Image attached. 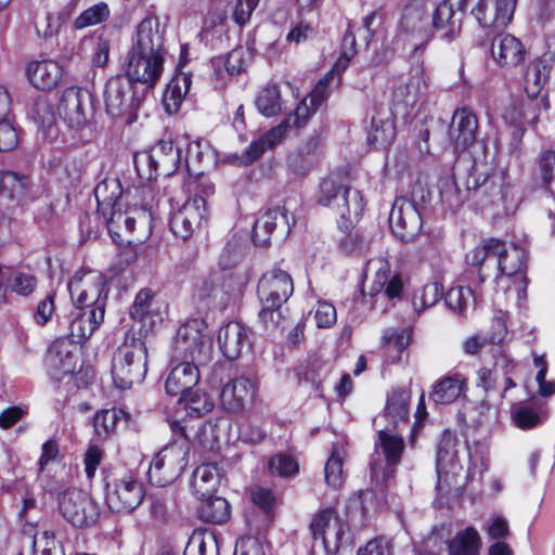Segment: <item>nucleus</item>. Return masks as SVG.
<instances>
[{
    "label": "nucleus",
    "mask_w": 555,
    "mask_h": 555,
    "mask_svg": "<svg viewBox=\"0 0 555 555\" xmlns=\"http://www.w3.org/2000/svg\"><path fill=\"white\" fill-rule=\"evenodd\" d=\"M258 112L267 117L275 116L282 111L281 93L276 86H266L256 98Z\"/></svg>",
    "instance_id": "49"
},
{
    "label": "nucleus",
    "mask_w": 555,
    "mask_h": 555,
    "mask_svg": "<svg viewBox=\"0 0 555 555\" xmlns=\"http://www.w3.org/2000/svg\"><path fill=\"white\" fill-rule=\"evenodd\" d=\"M27 188V179L13 171L0 175V192L8 198H18L24 195Z\"/></svg>",
    "instance_id": "55"
},
{
    "label": "nucleus",
    "mask_w": 555,
    "mask_h": 555,
    "mask_svg": "<svg viewBox=\"0 0 555 555\" xmlns=\"http://www.w3.org/2000/svg\"><path fill=\"white\" fill-rule=\"evenodd\" d=\"M57 509L63 518L76 528L94 525L100 507L89 493L78 488H67L56 496Z\"/></svg>",
    "instance_id": "12"
},
{
    "label": "nucleus",
    "mask_w": 555,
    "mask_h": 555,
    "mask_svg": "<svg viewBox=\"0 0 555 555\" xmlns=\"http://www.w3.org/2000/svg\"><path fill=\"white\" fill-rule=\"evenodd\" d=\"M191 85V75L186 73H179L169 81L163 96L165 108L169 114L180 108Z\"/></svg>",
    "instance_id": "41"
},
{
    "label": "nucleus",
    "mask_w": 555,
    "mask_h": 555,
    "mask_svg": "<svg viewBox=\"0 0 555 555\" xmlns=\"http://www.w3.org/2000/svg\"><path fill=\"white\" fill-rule=\"evenodd\" d=\"M144 496V483L135 472H124L106 481L105 500L112 512L131 513Z\"/></svg>",
    "instance_id": "10"
},
{
    "label": "nucleus",
    "mask_w": 555,
    "mask_h": 555,
    "mask_svg": "<svg viewBox=\"0 0 555 555\" xmlns=\"http://www.w3.org/2000/svg\"><path fill=\"white\" fill-rule=\"evenodd\" d=\"M59 115L65 125L82 141L91 140L95 127L93 122V96L88 89L69 87L60 98Z\"/></svg>",
    "instance_id": "7"
},
{
    "label": "nucleus",
    "mask_w": 555,
    "mask_h": 555,
    "mask_svg": "<svg viewBox=\"0 0 555 555\" xmlns=\"http://www.w3.org/2000/svg\"><path fill=\"white\" fill-rule=\"evenodd\" d=\"M207 218L208 210L205 198L194 196L172 212L170 230L176 237L186 240Z\"/></svg>",
    "instance_id": "19"
},
{
    "label": "nucleus",
    "mask_w": 555,
    "mask_h": 555,
    "mask_svg": "<svg viewBox=\"0 0 555 555\" xmlns=\"http://www.w3.org/2000/svg\"><path fill=\"white\" fill-rule=\"evenodd\" d=\"M105 309L77 308L72 313L69 322L68 340L73 344H80L87 340L103 323Z\"/></svg>",
    "instance_id": "26"
},
{
    "label": "nucleus",
    "mask_w": 555,
    "mask_h": 555,
    "mask_svg": "<svg viewBox=\"0 0 555 555\" xmlns=\"http://www.w3.org/2000/svg\"><path fill=\"white\" fill-rule=\"evenodd\" d=\"M181 150L171 141H159L149 152H142L134 156V166L138 175L146 180L156 179L158 176L168 177L179 167Z\"/></svg>",
    "instance_id": "11"
},
{
    "label": "nucleus",
    "mask_w": 555,
    "mask_h": 555,
    "mask_svg": "<svg viewBox=\"0 0 555 555\" xmlns=\"http://www.w3.org/2000/svg\"><path fill=\"white\" fill-rule=\"evenodd\" d=\"M472 291L463 286L450 288L444 297L446 305L453 311L463 312L469 302Z\"/></svg>",
    "instance_id": "63"
},
{
    "label": "nucleus",
    "mask_w": 555,
    "mask_h": 555,
    "mask_svg": "<svg viewBox=\"0 0 555 555\" xmlns=\"http://www.w3.org/2000/svg\"><path fill=\"white\" fill-rule=\"evenodd\" d=\"M443 294V287L439 282H431L414 291L412 304L417 312H422L435 306Z\"/></svg>",
    "instance_id": "50"
},
{
    "label": "nucleus",
    "mask_w": 555,
    "mask_h": 555,
    "mask_svg": "<svg viewBox=\"0 0 555 555\" xmlns=\"http://www.w3.org/2000/svg\"><path fill=\"white\" fill-rule=\"evenodd\" d=\"M169 372L165 389L170 396H183L198 383L199 370L197 362L184 360Z\"/></svg>",
    "instance_id": "31"
},
{
    "label": "nucleus",
    "mask_w": 555,
    "mask_h": 555,
    "mask_svg": "<svg viewBox=\"0 0 555 555\" xmlns=\"http://www.w3.org/2000/svg\"><path fill=\"white\" fill-rule=\"evenodd\" d=\"M503 118L506 122L514 126H522L524 124H534L537 120L535 104L528 102H514L509 104L503 112Z\"/></svg>",
    "instance_id": "47"
},
{
    "label": "nucleus",
    "mask_w": 555,
    "mask_h": 555,
    "mask_svg": "<svg viewBox=\"0 0 555 555\" xmlns=\"http://www.w3.org/2000/svg\"><path fill=\"white\" fill-rule=\"evenodd\" d=\"M366 270L374 273L372 296H378L392 276L390 264L386 259L377 258L367 262Z\"/></svg>",
    "instance_id": "53"
},
{
    "label": "nucleus",
    "mask_w": 555,
    "mask_h": 555,
    "mask_svg": "<svg viewBox=\"0 0 555 555\" xmlns=\"http://www.w3.org/2000/svg\"><path fill=\"white\" fill-rule=\"evenodd\" d=\"M63 73V67L53 60L34 61L26 68L30 83L41 90L55 88L61 82Z\"/></svg>",
    "instance_id": "33"
},
{
    "label": "nucleus",
    "mask_w": 555,
    "mask_h": 555,
    "mask_svg": "<svg viewBox=\"0 0 555 555\" xmlns=\"http://www.w3.org/2000/svg\"><path fill=\"white\" fill-rule=\"evenodd\" d=\"M30 116L38 130L47 137H52L56 132V116L53 104L46 96H39L35 100Z\"/></svg>",
    "instance_id": "42"
},
{
    "label": "nucleus",
    "mask_w": 555,
    "mask_h": 555,
    "mask_svg": "<svg viewBox=\"0 0 555 555\" xmlns=\"http://www.w3.org/2000/svg\"><path fill=\"white\" fill-rule=\"evenodd\" d=\"M217 339L221 352L228 359L237 358L248 343L246 330L238 322H230L220 327Z\"/></svg>",
    "instance_id": "36"
},
{
    "label": "nucleus",
    "mask_w": 555,
    "mask_h": 555,
    "mask_svg": "<svg viewBox=\"0 0 555 555\" xmlns=\"http://www.w3.org/2000/svg\"><path fill=\"white\" fill-rule=\"evenodd\" d=\"M468 0H442L438 4L431 1L429 18V41L438 39L451 42L461 31V22Z\"/></svg>",
    "instance_id": "14"
},
{
    "label": "nucleus",
    "mask_w": 555,
    "mask_h": 555,
    "mask_svg": "<svg viewBox=\"0 0 555 555\" xmlns=\"http://www.w3.org/2000/svg\"><path fill=\"white\" fill-rule=\"evenodd\" d=\"M294 291L291 275L281 269L266 272L258 282L257 294L262 308L259 318L267 328H276L282 320L280 308Z\"/></svg>",
    "instance_id": "6"
},
{
    "label": "nucleus",
    "mask_w": 555,
    "mask_h": 555,
    "mask_svg": "<svg viewBox=\"0 0 555 555\" xmlns=\"http://www.w3.org/2000/svg\"><path fill=\"white\" fill-rule=\"evenodd\" d=\"M551 72V66L545 59H537L532 61L525 75V91L527 95L533 100L543 90Z\"/></svg>",
    "instance_id": "44"
},
{
    "label": "nucleus",
    "mask_w": 555,
    "mask_h": 555,
    "mask_svg": "<svg viewBox=\"0 0 555 555\" xmlns=\"http://www.w3.org/2000/svg\"><path fill=\"white\" fill-rule=\"evenodd\" d=\"M449 555H479L481 539L473 527L460 530L451 539L443 541Z\"/></svg>",
    "instance_id": "39"
},
{
    "label": "nucleus",
    "mask_w": 555,
    "mask_h": 555,
    "mask_svg": "<svg viewBox=\"0 0 555 555\" xmlns=\"http://www.w3.org/2000/svg\"><path fill=\"white\" fill-rule=\"evenodd\" d=\"M319 203L334 210L343 219H358L363 210L360 192L333 178H326L321 182Z\"/></svg>",
    "instance_id": "13"
},
{
    "label": "nucleus",
    "mask_w": 555,
    "mask_h": 555,
    "mask_svg": "<svg viewBox=\"0 0 555 555\" xmlns=\"http://www.w3.org/2000/svg\"><path fill=\"white\" fill-rule=\"evenodd\" d=\"M75 348L68 339H57L50 346L46 363L54 376L59 377L75 371L76 356L73 351Z\"/></svg>",
    "instance_id": "34"
},
{
    "label": "nucleus",
    "mask_w": 555,
    "mask_h": 555,
    "mask_svg": "<svg viewBox=\"0 0 555 555\" xmlns=\"http://www.w3.org/2000/svg\"><path fill=\"white\" fill-rule=\"evenodd\" d=\"M37 278L28 272L12 271L10 274H7L5 285L8 293L11 292L21 297L30 296L37 288Z\"/></svg>",
    "instance_id": "51"
},
{
    "label": "nucleus",
    "mask_w": 555,
    "mask_h": 555,
    "mask_svg": "<svg viewBox=\"0 0 555 555\" xmlns=\"http://www.w3.org/2000/svg\"><path fill=\"white\" fill-rule=\"evenodd\" d=\"M164 70V54L130 51L126 62V77L152 88Z\"/></svg>",
    "instance_id": "20"
},
{
    "label": "nucleus",
    "mask_w": 555,
    "mask_h": 555,
    "mask_svg": "<svg viewBox=\"0 0 555 555\" xmlns=\"http://www.w3.org/2000/svg\"><path fill=\"white\" fill-rule=\"evenodd\" d=\"M165 27L155 16H147L137 27L135 40L130 51L165 54Z\"/></svg>",
    "instance_id": "27"
},
{
    "label": "nucleus",
    "mask_w": 555,
    "mask_h": 555,
    "mask_svg": "<svg viewBox=\"0 0 555 555\" xmlns=\"http://www.w3.org/2000/svg\"><path fill=\"white\" fill-rule=\"evenodd\" d=\"M525 48L519 39L511 34H501L492 40L491 55L502 67H514L525 59Z\"/></svg>",
    "instance_id": "32"
},
{
    "label": "nucleus",
    "mask_w": 555,
    "mask_h": 555,
    "mask_svg": "<svg viewBox=\"0 0 555 555\" xmlns=\"http://www.w3.org/2000/svg\"><path fill=\"white\" fill-rule=\"evenodd\" d=\"M186 413L191 417H201L214 409V401L210 397L201 390H190L179 399Z\"/></svg>",
    "instance_id": "46"
},
{
    "label": "nucleus",
    "mask_w": 555,
    "mask_h": 555,
    "mask_svg": "<svg viewBox=\"0 0 555 555\" xmlns=\"http://www.w3.org/2000/svg\"><path fill=\"white\" fill-rule=\"evenodd\" d=\"M495 382V374L490 369L480 367L477 371L476 385L478 388H481L485 392V398L480 402V408L482 409V412H487L493 406V403L490 401V395L491 391L494 390Z\"/></svg>",
    "instance_id": "59"
},
{
    "label": "nucleus",
    "mask_w": 555,
    "mask_h": 555,
    "mask_svg": "<svg viewBox=\"0 0 555 555\" xmlns=\"http://www.w3.org/2000/svg\"><path fill=\"white\" fill-rule=\"evenodd\" d=\"M119 206L111 211L106 217H102L106 223L107 231L116 244L130 243V235L139 242L150 237L153 231V212L146 206L131 205Z\"/></svg>",
    "instance_id": "5"
},
{
    "label": "nucleus",
    "mask_w": 555,
    "mask_h": 555,
    "mask_svg": "<svg viewBox=\"0 0 555 555\" xmlns=\"http://www.w3.org/2000/svg\"><path fill=\"white\" fill-rule=\"evenodd\" d=\"M288 124L283 120L259 139L253 141L242 153L229 154L225 162L233 166H248L261 157L268 150L275 146L285 135Z\"/></svg>",
    "instance_id": "24"
},
{
    "label": "nucleus",
    "mask_w": 555,
    "mask_h": 555,
    "mask_svg": "<svg viewBox=\"0 0 555 555\" xmlns=\"http://www.w3.org/2000/svg\"><path fill=\"white\" fill-rule=\"evenodd\" d=\"M466 379L461 374L446 375L433 387L430 399L437 404H450L463 392Z\"/></svg>",
    "instance_id": "38"
},
{
    "label": "nucleus",
    "mask_w": 555,
    "mask_h": 555,
    "mask_svg": "<svg viewBox=\"0 0 555 555\" xmlns=\"http://www.w3.org/2000/svg\"><path fill=\"white\" fill-rule=\"evenodd\" d=\"M224 276L220 273L212 272L207 278L202 280L195 287V297L202 301H207V305H212L216 308H225L232 296L240 292V287L225 288L223 281Z\"/></svg>",
    "instance_id": "30"
},
{
    "label": "nucleus",
    "mask_w": 555,
    "mask_h": 555,
    "mask_svg": "<svg viewBox=\"0 0 555 555\" xmlns=\"http://www.w3.org/2000/svg\"><path fill=\"white\" fill-rule=\"evenodd\" d=\"M392 233L403 242L412 241L422 228V219L415 204L405 197L396 198L389 215Z\"/></svg>",
    "instance_id": "21"
},
{
    "label": "nucleus",
    "mask_w": 555,
    "mask_h": 555,
    "mask_svg": "<svg viewBox=\"0 0 555 555\" xmlns=\"http://www.w3.org/2000/svg\"><path fill=\"white\" fill-rule=\"evenodd\" d=\"M244 251L241 243L237 240H232L227 243L219 258V267L223 270L234 268L243 259Z\"/></svg>",
    "instance_id": "61"
},
{
    "label": "nucleus",
    "mask_w": 555,
    "mask_h": 555,
    "mask_svg": "<svg viewBox=\"0 0 555 555\" xmlns=\"http://www.w3.org/2000/svg\"><path fill=\"white\" fill-rule=\"evenodd\" d=\"M206 330V322L199 318L182 324L177 331L173 345L176 357L197 364L208 363L212 357V340Z\"/></svg>",
    "instance_id": "9"
},
{
    "label": "nucleus",
    "mask_w": 555,
    "mask_h": 555,
    "mask_svg": "<svg viewBox=\"0 0 555 555\" xmlns=\"http://www.w3.org/2000/svg\"><path fill=\"white\" fill-rule=\"evenodd\" d=\"M70 297L77 308L105 309L107 291L104 275L95 270H80L68 282Z\"/></svg>",
    "instance_id": "15"
},
{
    "label": "nucleus",
    "mask_w": 555,
    "mask_h": 555,
    "mask_svg": "<svg viewBox=\"0 0 555 555\" xmlns=\"http://www.w3.org/2000/svg\"><path fill=\"white\" fill-rule=\"evenodd\" d=\"M269 468L273 475L281 477H292L299 470L296 460L284 453L273 455L269 461Z\"/></svg>",
    "instance_id": "58"
},
{
    "label": "nucleus",
    "mask_w": 555,
    "mask_h": 555,
    "mask_svg": "<svg viewBox=\"0 0 555 555\" xmlns=\"http://www.w3.org/2000/svg\"><path fill=\"white\" fill-rule=\"evenodd\" d=\"M410 392L405 389H392L388 396L384 414L376 420L379 422L385 420L389 423L386 427H390L396 431H401L409 426L410 422Z\"/></svg>",
    "instance_id": "28"
},
{
    "label": "nucleus",
    "mask_w": 555,
    "mask_h": 555,
    "mask_svg": "<svg viewBox=\"0 0 555 555\" xmlns=\"http://www.w3.org/2000/svg\"><path fill=\"white\" fill-rule=\"evenodd\" d=\"M396 137L395 122L390 118L373 117L367 141L373 147H386Z\"/></svg>",
    "instance_id": "45"
},
{
    "label": "nucleus",
    "mask_w": 555,
    "mask_h": 555,
    "mask_svg": "<svg viewBox=\"0 0 555 555\" xmlns=\"http://www.w3.org/2000/svg\"><path fill=\"white\" fill-rule=\"evenodd\" d=\"M103 103L105 112L112 118L125 117L126 121L131 124L135 119L133 109L137 106L132 81L121 75L111 77L103 90Z\"/></svg>",
    "instance_id": "17"
},
{
    "label": "nucleus",
    "mask_w": 555,
    "mask_h": 555,
    "mask_svg": "<svg viewBox=\"0 0 555 555\" xmlns=\"http://www.w3.org/2000/svg\"><path fill=\"white\" fill-rule=\"evenodd\" d=\"M220 479V473L215 465L203 464L194 470L191 487L199 499H204L217 491Z\"/></svg>",
    "instance_id": "40"
},
{
    "label": "nucleus",
    "mask_w": 555,
    "mask_h": 555,
    "mask_svg": "<svg viewBox=\"0 0 555 555\" xmlns=\"http://www.w3.org/2000/svg\"><path fill=\"white\" fill-rule=\"evenodd\" d=\"M171 430L179 431L184 439L164 447L150 464L147 476L150 482L157 487L172 483L183 473L189 463V435L180 422L170 423Z\"/></svg>",
    "instance_id": "4"
},
{
    "label": "nucleus",
    "mask_w": 555,
    "mask_h": 555,
    "mask_svg": "<svg viewBox=\"0 0 555 555\" xmlns=\"http://www.w3.org/2000/svg\"><path fill=\"white\" fill-rule=\"evenodd\" d=\"M417 100L408 90L404 79L400 80L392 91L391 109L393 114L402 117L409 116Z\"/></svg>",
    "instance_id": "52"
},
{
    "label": "nucleus",
    "mask_w": 555,
    "mask_h": 555,
    "mask_svg": "<svg viewBox=\"0 0 555 555\" xmlns=\"http://www.w3.org/2000/svg\"><path fill=\"white\" fill-rule=\"evenodd\" d=\"M310 531L313 547L319 545L327 555H334L341 547L352 543L349 525L331 507L322 509L314 516Z\"/></svg>",
    "instance_id": "8"
},
{
    "label": "nucleus",
    "mask_w": 555,
    "mask_h": 555,
    "mask_svg": "<svg viewBox=\"0 0 555 555\" xmlns=\"http://www.w3.org/2000/svg\"><path fill=\"white\" fill-rule=\"evenodd\" d=\"M94 195L98 203V212L101 217H106L108 211L126 205L121 183L116 178L100 182L94 189Z\"/></svg>",
    "instance_id": "37"
},
{
    "label": "nucleus",
    "mask_w": 555,
    "mask_h": 555,
    "mask_svg": "<svg viewBox=\"0 0 555 555\" xmlns=\"http://www.w3.org/2000/svg\"><path fill=\"white\" fill-rule=\"evenodd\" d=\"M547 416V406L542 402H518L511 408L513 423L522 430L532 429L543 424Z\"/></svg>",
    "instance_id": "35"
},
{
    "label": "nucleus",
    "mask_w": 555,
    "mask_h": 555,
    "mask_svg": "<svg viewBox=\"0 0 555 555\" xmlns=\"http://www.w3.org/2000/svg\"><path fill=\"white\" fill-rule=\"evenodd\" d=\"M257 389L258 387L256 382L250 378H233L221 389V405L230 413H240L246 408V405L254 402Z\"/></svg>",
    "instance_id": "23"
},
{
    "label": "nucleus",
    "mask_w": 555,
    "mask_h": 555,
    "mask_svg": "<svg viewBox=\"0 0 555 555\" xmlns=\"http://www.w3.org/2000/svg\"><path fill=\"white\" fill-rule=\"evenodd\" d=\"M408 90L418 101L428 92V79L422 63L414 65L409 76L404 79Z\"/></svg>",
    "instance_id": "56"
},
{
    "label": "nucleus",
    "mask_w": 555,
    "mask_h": 555,
    "mask_svg": "<svg viewBox=\"0 0 555 555\" xmlns=\"http://www.w3.org/2000/svg\"><path fill=\"white\" fill-rule=\"evenodd\" d=\"M291 225L285 208L269 209L256 220L253 229V241L259 246H264L269 243L274 230H280L282 234L287 235Z\"/></svg>",
    "instance_id": "29"
},
{
    "label": "nucleus",
    "mask_w": 555,
    "mask_h": 555,
    "mask_svg": "<svg viewBox=\"0 0 555 555\" xmlns=\"http://www.w3.org/2000/svg\"><path fill=\"white\" fill-rule=\"evenodd\" d=\"M198 516L205 522L222 525L230 519L231 507L222 496H206L201 499Z\"/></svg>",
    "instance_id": "43"
},
{
    "label": "nucleus",
    "mask_w": 555,
    "mask_h": 555,
    "mask_svg": "<svg viewBox=\"0 0 555 555\" xmlns=\"http://www.w3.org/2000/svg\"><path fill=\"white\" fill-rule=\"evenodd\" d=\"M109 9L106 3H96L82 11L75 20L74 25L77 29L98 25L107 20Z\"/></svg>",
    "instance_id": "54"
},
{
    "label": "nucleus",
    "mask_w": 555,
    "mask_h": 555,
    "mask_svg": "<svg viewBox=\"0 0 555 555\" xmlns=\"http://www.w3.org/2000/svg\"><path fill=\"white\" fill-rule=\"evenodd\" d=\"M344 450L338 447H333L324 467L325 483L333 489H338L344 482Z\"/></svg>",
    "instance_id": "48"
},
{
    "label": "nucleus",
    "mask_w": 555,
    "mask_h": 555,
    "mask_svg": "<svg viewBox=\"0 0 555 555\" xmlns=\"http://www.w3.org/2000/svg\"><path fill=\"white\" fill-rule=\"evenodd\" d=\"M34 555H64L61 547L57 546L53 531H43L40 535H35L33 541Z\"/></svg>",
    "instance_id": "60"
},
{
    "label": "nucleus",
    "mask_w": 555,
    "mask_h": 555,
    "mask_svg": "<svg viewBox=\"0 0 555 555\" xmlns=\"http://www.w3.org/2000/svg\"><path fill=\"white\" fill-rule=\"evenodd\" d=\"M390 427L377 431L378 439L375 441V454L383 456L384 464L375 459L371 464L372 475L375 479L389 480L393 477L395 467L400 463L405 444L399 434L392 433Z\"/></svg>",
    "instance_id": "16"
},
{
    "label": "nucleus",
    "mask_w": 555,
    "mask_h": 555,
    "mask_svg": "<svg viewBox=\"0 0 555 555\" xmlns=\"http://www.w3.org/2000/svg\"><path fill=\"white\" fill-rule=\"evenodd\" d=\"M430 9L431 0H410L402 10L399 31L415 40V52L429 42Z\"/></svg>",
    "instance_id": "18"
},
{
    "label": "nucleus",
    "mask_w": 555,
    "mask_h": 555,
    "mask_svg": "<svg viewBox=\"0 0 555 555\" xmlns=\"http://www.w3.org/2000/svg\"><path fill=\"white\" fill-rule=\"evenodd\" d=\"M190 550L196 548L198 555H217L218 543L212 532H202L194 534L190 542Z\"/></svg>",
    "instance_id": "62"
},
{
    "label": "nucleus",
    "mask_w": 555,
    "mask_h": 555,
    "mask_svg": "<svg viewBox=\"0 0 555 555\" xmlns=\"http://www.w3.org/2000/svg\"><path fill=\"white\" fill-rule=\"evenodd\" d=\"M457 439L451 434H444L438 446L436 457L437 489L448 491L452 488H463L477 476L481 478L488 469V452L479 446L468 447V467L464 483H460L463 469L457 460Z\"/></svg>",
    "instance_id": "2"
},
{
    "label": "nucleus",
    "mask_w": 555,
    "mask_h": 555,
    "mask_svg": "<svg viewBox=\"0 0 555 555\" xmlns=\"http://www.w3.org/2000/svg\"><path fill=\"white\" fill-rule=\"evenodd\" d=\"M517 0H478L472 13L483 28L504 29L512 21Z\"/></svg>",
    "instance_id": "22"
},
{
    "label": "nucleus",
    "mask_w": 555,
    "mask_h": 555,
    "mask_svg": "<svg viewBox=\"0 0 555 555\" xmlns=\"http://www.w3.org/2000/svg\"><path fill=\"white\" fill-rule=\"evenodd\" d=\"M147 347L143 339L127 335L112 359V378L115 387L130 389L140 384L147 372Z\"/></svg>",
    "instance_id": "3"
},
{
    "label": "nucleus",
    "mask_w": 555,
    "mask_h": 555,
    "mask_svg": "<svg viewBox=\"0 0 555 555\" xmlns=\"http://www.w3.org/2000/svg\"><path fill=\"white\" fill-rule=\"evenodd\" d=\"M478 120L476 115L466 107L457 108L449 126V140L455 151H464L476 141Z\"/></svg>",
    "instance_id": "25"
},
{
    "label": "nucleus",
    "mask_w": 555,
    "mask_h": 555,
    "mask_svg": "<svg viewBox=\"0 0 555 555\" xmlns=\"http://www.w3.org/2000/svg\"><path fill=\"white\" fill-rule=\"evenodd\" d=\"M526 260L522 247L495 238L482 241L466 254V262L477 268L482 281L492 276L501 291L506 293L514 287L518 297L528 284Z\"/></svg>",
    "instance_id": "1"
},
{
    "label": "nucleus",
    "mask_w": 555,
    "mask_h": 555,
    "mask_svg": "<svg viewBox=\"0 0 555 555\" xmlns=\"http://www.w3.org/2000/svg\"><path fill=\"white\" fill-rule=\"evenodd\" d=\"M318 108H312V105H310V102L305 98L297 106L296 108L287 115V117L284 119L286 124L291 128H301L306 126L311 115L317 111Z\"/></svg>",
    "instance_id": "64"
},
{
    "label": "nucleus",
    "mask_w": 555,
    "mask_h": 555,
    "mask_svg": "<svg viewBox=\"0 0 555 555\" xmlns=\"http://www.w3.org/2000/svg\"><path fill=\"white\" fill-rule=\"evenodd\" d=\"M122 412L116 409L98 412L94 417V430L100 438H106L115 430L119 415Z\"/></svg>",
    "instance_id": "57"
}]
</instances>
